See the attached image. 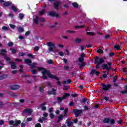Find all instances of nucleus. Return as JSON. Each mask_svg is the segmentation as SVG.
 Masks as SVG:
<instances>
[{"label": "nucleus", "mask_w": 127, "mask_h": 127, "mask_svg": "<svg viewBox=\"0 0 127 127\" xmlns=\"http://www.w3.org/2000/svg\"><path fill=\"white\" fill-rule=\"evenodd\" d=\"M38 70L42 72V74L43 75V77L42 78L43 79H47L48 76L49 77V78H51V79H55V80H57V81L59 80V78H58V77H57L56 76L51 74L49 71L46 70V69L42 67H38Z\"/></svg>", "instance_id": "1"}, {"label": "nucleus", "mask_w": 127, "mask_h": 127, "mask_svg": "<svg viewBox=\"0 0 127 127\" xmlns=\"http://www.w3.org/2000/svg\"><path fill=\"white\" fill-rule=\"evenodd\" d=\"M4 59L6 61H7L8 63L9 64H11V67L12 69H16V66L15 65V63L14 62L11 61H10V58L8 57V56H5L4 57Z\"/></svg>", "instance_id": "2"}, {"label": "nucleus", "mask_w": 127, "mask_h": 127, "mask_svg": "<svg viewBox=\"0 0 127 127\" xmlns=\"http://www.w3.org/2000/svg\"><path fill=\"white\" fill-rule=\"evenodd\" d=\"M47 45L49 47V52H53V51H54V48H55V44L51 42H48L47 43Z\"/></svg>", "instance_id": "3"}, {"label": "nucleus", "mask_w": 127, "mask_h": 127, "mask_svg": "<svg viewBox=\"0 0 127 127\" xmlns=\"http://www.w3.org/2000/svg\"><path fill=\"white\" fill-rule=\"evenodd\" d=\"M95 62L98 64L97 65H96V68H99L100 64H102V63L104 62V58H99V57H96L95 58Z\"/></svg>", "instance_id": "4"}, {"label": "nucleus", "mask_w": 127, "mask_h": 127, "mask_svg": "<svg viewBox=\"0 0 127 127\" xmlns=\"http://www.w3.org/2000/svg\"><path fill=\"white\" fill-rule=\"evenodd\" d=\"M84 57H85V54L84 53H82L81 56L79 58L78 61L79 62H81V64H79V65L83 67L84 66H85V64L84 62Z\"/></svg>", "instance_id": "5"}, {"label": "nucleus", "mask_w": 127, "mask_h": 127, "mask_svg": "<svg viewBox=\"0 0 127 127\" xmlns=\"http://www.w3.org/2000/svg\"><path fill=\"white\" fill-rule=\"evenodd\" d=\"M21 123L20 120H16L15 121L11 120L9 122V125H13L14 127H17Z\"/></svg>", "instance_id": "6"}, {"label": "nucleus", "mask_w": 127, "mask_h": 127, "mask_svg": "<svg viewBox=\"0 0 127 127\" xmlns=\"http://www.w3.org/2000/svg\"><path fill=\"white\" fill-rule=\"evenodd\" d=\"M112 62H109L107 63V64H104L103 65V69H107V71H110L111 70V66H112Z\"/></svg>", "instance_id": "7"}, {"label": "nucleus", "mask_w": 127, "mask_h": 127, "mask_svg": "<svg viewBox=\"0 0 127 127\" xmlns=\"http://www.w3.org/2000/svg\"><path fill=\"white\" fill-rule=\"evenodd\" d=\"M70 94L69 93H65L63 97H58L57 100L58 102H61L62 100H65L67 97H69Z\"/></svg>", "instance_id": "8"}, {"label": "nucleus", "mask_w": 127, "mask_h": 127, "mask_svg": "<svg viewBox=\"0 0 127 127\" xmlns=\"http://www.w3.org/2000/svg\"><path fill=\"white\" fill-rule=\"evenodd\" d=\"M103 122L104 123H110L111 125L115 124V120L114 119H109L108 118H105Z\"/></svg>", "instance_id": "9"}, {"label": "nucleus", "mask_w": 127, "mask_h": 127, "mask_svg": "<svg viewBox=\"0 0 127 127\" xmlns=\"http://www.w3.org/2000/svg\"><path fill=\"white\" fill-rule=\"evenodd\" d=\"M103 90L104 91H108L111 87L110 85L102 84Z\"/></svg>", "instance_id": "10"}, {"label": "nucleus", "mask_w": 127, "mask_h": 127, "mask_svg": "<svg viewBox=\"0 0 127 127\" xmlns=\"http://www.w3.org/2000/svg\"><path fill=\"white\" fill-rule=\"evenodd\" d=\"M20 86L18 85H12L10 86V89L11 90H17V89H19Z\"/></svg>", "instance_id": "11"}, {"label": "nucleus", "mask_w": 127, "mask_h": 127, "mask_svg": "<svg viewBox=\"0 0 127 127\" xmlns=\"http://www.w3.org/2000/svg\"><path fill=\"white\" fill-rule=\"evenodd\" d=\"M0 2H3L4 6H9L11 4V3L10 2H4L3 0H0Z\"/></svg>", "instance_id": "12"}, {"label": "nucleus", "mask_w": 127, "mask_h": 127, "mask_svg": "<svg viewBox=\"0 0 127 127\" xmlns=\"http://www.w3.org/2000/svg\"><path fill=\"white\" fill-rule=\"evenodd\" d=\"M66 124H67V127H71L73 125V121H71L70 119L66 120Z\"/></svg>", "instance_id": "13"}, {"label": "nucleus", "mask_w": 127, "mask_h": 127, "mask_svg": "<svg viewBox=\"0 0 127 127\" xmlns=\"http://www.w3.org/2000/svg\"><path fill=\"white\" fill-rule=\"evenodd\" d=\"M74 112L75 113V116L78 117L80 114H82V110H74Z\"/></svg>", "instance_id": "14"}, {"label": "nucleus", "mask_w": 127, "mask_h": 127, "mask_svg": "<svg viewBox=\"0 0 127 127\" xmlns=\"http://www.w3.org/2000/svg\"><path fill=\"white\" fill-rule=\"evenodd\" d=\"M46 105V103L44 102L40 105L42 111H45L46 110V107L44 106Z\"/></svg>", "instance_id": "15"}, {"label": "nucleus", "mask_w": 127, "mask_h": 127, "mask_svg": "<svg viewBox=\"0 0 127 127\" xmlns=\"http://www.w3.org/2000/svg\"><path fill=\"white\" fill-rule=\"evenodd\" d=\"M33 111L32 109L30 108H27L25 110V113H27V114H30L32 113Z\"/></svg>", "instance_id": "16"}, {"label": "nucleus", "mask_w": 127, "mask_h": 127, "mask_svg": "<svg viewBox=\"0 0 127 127\" xmlns=\"http://www.w3.org/2000/svg\"><path fill=\"white\" fill-rule=\"evenodd\" d=\"M37 64L36 63H33L31 64H29V66H30L31 69H34Z\"/></svg>", "instance_id": "17"}, {"label": "nucleus", "mask_w": 127, "mask_h": 127, "mask_svg": "<svg viewBox=\"0 0 127 127\" xmlns=\"http://www.w3.org/2000/svg\"><path fill=\"white\" fill-rule=\"evenodd\" d=\"M50 15H51V16H53L55 17H58V14L54 13V12H50Z\"/></svg>", "instance_id": "18"}, {"label": "nucleus", "mask_w": 127, "mask_h": 127, "mask_svg": "<svg viewBox=\"0 0 127 127\" xmlns=\"http://www.w3.org/2000/svg\"><path fill=\"white\" fill-rule=\"evenodd\" d=\"M46 120H47V117H45L44 116L42 118H40L38 120V122H39L40 123H42V122H43V121H46Z\"/></svg>", "instance_id": "19"}, {"label": "nucleus", "mask_w": 127, "mask_h": 127, "mask_svg": "<svg viewBox=\"0 0 127 127\" xmlns=\"http://www.w3.org/2000/svg\"><path fill=\"white\" fill-rule=\"evenodd\" d=\"M92 74H95L96 76H99L100 75V72L96 70H93L91 71Z\"/></svg>", "instance_id": "20"}, {"label": "nucleus", "mask_w": 127, "mask_h": 127, "mask_svg": "<svg viewBox=\"0 0 127 127\" xmlns=\"http://www.w3.org/2000/svg\"><path fill=\"white\" fill-rule=\"evenodd\" d=\"M82 39L80 38H76L74 41L76 43H80V42H82Z\"/></svg>", "instance_id": "21"}, {"label": "nucleus", "mask_w": 127, "mask_h": 127, "mask_svg": "<svg viewBox=\"0 0 127 127\" xmlns=\"http://www.w3.org/2000/svg\"><path fill=\"white\" fill-rule=\"evenodd\" d=\"M59 4H60L59 2H56L54 4V8H55V9H58V5H59Z\"/></svg>", "instance_id": "22"}, {"label": "nucleus", "mask_w": 127, "mask_h": 127, "mask_svg": "<svg viewBox=\"0 0 127 127\" xmlns=\"http://www.w3.org/2000/svg\"><path fill=\"white\" fill-rule=\"evenodd\" d=\"M24 62L27 63V64H30L31 63V60L29 59H26L24 60Z\"/></svg>", "instance_id": "23"}, {"label": "nucleus", "mask_w": 127, "mask_h": 127, "mask_svg": "<svg viewBox=\"0 0 127 127\" xmlns=\"http://www.w3.org/2000/svg\"><path fill=\"white\" fill-rule=\"evenodd\" d=\"M6 78H7V75L6 74H3V75L0 76V80H4V79Z\"/></svg>", "instance_id": "24"}, {"label": "nucleus", "mask_w": 127, "mask_h": 127, "mask_svg": "<svg viewBox=\"0 0 127 127\" xmlns=\"http://www.w3.org/2000/svg\"><path fill=\"white\" fill-rule=\"evenodd\" d=\"M71 80H68L67 81H64L63 82V84H64V85H67V84H70V83H71Z\"/></svg>", "instance_id": "25"}, {"label": "nucleus", "mask_w": 127, "mask_h": 127, "mask_svg": "<svg viewBox=\"0 0 127 127\" xmlns=\"http://www.w3.org/2000/svg\"><path fill=\"white\" fill-rule=\"evenodd\" d=\"M50 95H55V89H52V91L49 92Z\"/></svg>", "instance_id": "26"}, {"label": "nucleus", "mask_w": 127, "mask_h": 127, "mask_svg": "<svg viewBox=\"0 0 127 127\" xmlns=\"http://www.w3.org/2000/svg\"><path fill=\"white\" fill-rule=\"evenodd\" d=\"M58 54L60 56H62V57L64 56V55H65L64 53L61 51H59Z\"/></svg>", "instance_id": "27"}, {"label": "nucleus", "mask_w": 127, "mask_h": 127, "mask_svg": "<svg viewBox=\"0 0 127 127\" xmlns=\"http://www.w3.org/2000/svg\"><path fill=\"white\" fill-rule=\"evenodd\" d=\"M39 21V20L38 19V17H37V16H36L35 17V18L34 20V23L37 25L38 24V21Z\"/></svg>", "instance_id": "28"}, {"label": "nucleus", "mask_w": 127, "mask_h": 127, "mask_svg": "<svg viewBox=\"0 0 127 127\" xmlns=\"http://www.w3.org/2000/svg\"><path fill=\"white\" fill-rule=\"evenodd\" d=\"M114 48L116 49V50H119V49L121 48V46L118 45H115L114 46Z\"/></svg>", "instance_id": "29"}, {"label": "nucleus", "mask_w": 127, "mask_h": 127, "mask_svg": "<svg viewBox=\"0 0 127 127\" xmlns=\"http://www.w3.org/2000/svg\"><path fill=\"white\" fill-rule=\"evenodd\" d=\"M18 30L19 32H23V31H24L23 28H22L21 27H19V28H18Z\"/></svg>", "instance_id": "30"}, {"label": "nucleus", "mask_w": 127, "mask_h": 127, "mask_svg": "<svg viewBox=\"0 0 127 127\" xmlns=\"http://www.w3.org/2000/svg\"><path fill=\"white\" fill-rule=\"evenodd\" d=\"M0 54H2V55H4L5 53H6V51L5 50H1Z\"/></svg>", "instance_id": "31"}, {"label": "nucleus", "mask_w": 127, "mask_h": 127, "mask_svg": "<svg viewBox=\"0 0 127 127\" xmlns=\"http://www.w3.org/2000/svg\"><path fill=\"white\" fill-rule=\"evenodd\" d=\"M12 10H13V11H15L16 12L17 11V9L16 8V7L14 6H12Z\"/></svg>", "instance_id": "32"}, {"label": "nucleus", "mask_w": 127, "mask_h": 127, "mask_svg": "<svg viewBox=\"0 0 127 127\" xmlns=\"http://www.w3.org/2000/svg\"><path fill=\"white\" fill-rule=\"evenodd\" d=\"M72 5L74 7H78V6H79V5L78 4V3L76 2L72 3Z\"/></svg>", "instance_id": "33"}, {"label": "nucleus", "mask_w": 127, "mask_h": 127, "mask_svg": "<svg viewBox=\"0 0 127 127\" xmlns=\"http://www.w3.org/2000/svg\"><path fill=\"white\" fill-rule=\"evenodd\" d=\"M88 35H95V33L93 32H89L87 33Z\"/></svg>", "instance_id": "34"}, {"label": "nucleus", "mask_w": 127, "mask_h": 127, "mask_svg": "<svg viewBox=\"0 0 127 127\" xmlns=\"http://www.w3.org/2000/svg\"><path fill=\"white\" fill-rule=\"evenodd\" d=\"M55 117V115L53 113H50V118L51 119H53Z\"/></svg>", "instance_id": "35"}, {"label": "nucleus", "mask_w": 127, "mask_h": 127, "mask_svg": "<svg viewBox=\"0 0 127 127\" xmlns=\"http://www.w3.org/2000/svg\"><path fill=\"white\" fill-rule=\"evenodd\" d=\"M24 17V15L23 14H19V17L20 18V19H22V18H23V17Z\"/></svg>", "instance_id": "36"}, {"label": "nucleus", "mask_w": 127, "mask_h": 127, "mask_svg": "<svg viewBox=\"0 0 127 127\" xmlns=\"http://www.w3.org/2000/svg\"><path fill=\"white\" fill-rule=\"evenodd\" d=\"M26 54H25V53H22V52H20L18 54V55L19 56H24V55H26Z\"/></svg>", "instance_id": "37"}, {"label": "nucleus", "mask_w": 127, "mask_h": 127, "mask_svg": "<svg viewBox=\"0 0 127 127\" xmlns=\"http://www.w3.org/2000/svg\"><path fill=\"white\" fill-rule=\"evenodd\" d=\"M58 24V22H55L54 25H52L50 26V27H52V28L55 27V26H56Z\"/></svg>", "instance_id": "38"}, {"label": "nucleus", "mask_w": 127, "mask_h": 127, "mask_svg": "<svg viewBox=\"0 0 127 127\" xmlns=\"http://www.w3.org/2000/svg\"><path fill=\"white\" fill-rule=\"evenodd\" d=\"M47 63L49 64H53V61L52 60H49L47 61Z\"/></svg>", "instance_id": "39"}, {"label": "nucleus", "mask_w": 127, "mask_h": 127, "mask_svg": "<svg viewBox=\"0 0 127 127\" xmlns=\"http://www.w3.org/2000/svg\"><path fill=\"white\" fill-rule=\"evenodd\" d=\"M67 32H68V33H71V34L76 33V31H73V30H68L67 31Z\"/></svg>", "instance_id": "40"}, {"label": "nucleus", "mask_w": 127, "mask_h": 127, "mask_svg": "<svg viewBox=\"0 0 127 127\" xmlns=\"http://www.w3.org/2000/svg\"><path fill=\"white\" fill-rule=\"evenodd\" d=\"M85 27V25H82V26H76L75 27V28H83Z\"/></svg>", "instance_id": "41"}, {"label": "nucleus", "mask_w": 127, "mask_h": 127, "mask_svg": "<svg viewBox=\"0 0 127 127\" xmlns=\"http://www.w3.org/2000/svg\"><path fill=\"white\" fill-rule=\"evenodd\" d=\"M63 118H64V116L62 115H60L59 117H58V119L59 120H62L63 119Z\"/></svg>", "instance_id": "42"}, {"label": "nucleus", "mask_w": 127, "mask_h": 127, "mask_svg": "<svg viewBox=\"0 0 127 127\" xmlns=\"http://www.w3.org/2000/svg\"><path fill=\"white\" fill-rule=\"evenodd\" d=\"M97 52L98 53H103V52H104V51H103V50L101 49H99L98 50H97Z\"/></svg>", "instance_id": "43"}, {"label": "nucleus", "mask_w": 127, "mask_h": 127, "mask_svg": "<svg viewBox=\"0 0 127 127\" xmlns=\"http://www.w3.org/2000/svg\"><path fill=\"white\" fill-rule=\"evenodd\" d=\"M32 74H33V75H34L35 74H36V73H37V70H33L31 71Z\"/></svg>", "instance_id": "44"}, {"label": "nucleus", "mask_w": 127, "mask_h": 127, "mask_svg": "<svg viewBox=\"0 0 127 127\" xmlns=\"http://www.w3.org/2000/svg\"><path fill=\"white\" fill-rule=\"evenodd\" d=\"M2 29H3V30H8V28L7 27L3 26L2 27Z\"/></svg>", "instance_id": "45"}, {"label": "nucleus", "mask_w": 127, "mask_h": 127, "mask_svg": "<svg viewBox=\"0 0 127 127\" xmlns=\"http://www.w3.org/2000/svg\"><path fill=\"white\" fill-rule=\"evenodd\" d=\"M10 27L11 28H12V29H14L15 28V25H12V24H9Z\"/></svg>", "instance_id": "46"}, {"label": "nucleus", "mask_w": 127, "mask_h": 127, "mask_svg": "<svg viewBox=\"0 0 127 127\" xmlns=\"http://www.w3.org/2000/svg\"><path fill=\"white\" fill-rule=\"evenodd\" d=\"M34 50L35 51H38V50H39V47H38V46L35 47Z\"/></svg>", "instance_id": "47"}, {"label": "nucleus", "mask_w": 127, "mask_h": 127, "mask_svg": "<svg viewBox=\"0 0 127 127\" xmlns=\"http://www.w3.org/2000/svg\"><path fill=\"white\" fill-rule=\"evenodd\" d=\"M15 61H17V62H21V61H22V60H21V59H15Z\"/></svg>", "instance_id": "48"}, {"label": "nucleus", "mask_w": 127, "mask_h": 127, "mask_svg": "<svg viewBox=\"0 0 127 127\" xmlns=\"http://www.w3.org/2000/svg\"><path fill=\"white\" fill-rule=\"evenodd\" d=\"M58 47H59L60 48H63V47H64V46H63V45H61V44H58L57 45Z\"/></svg>", "instance_id": "49"}, {"label": "nucleus", "mask_w": 127, "mask_h": 127, "mask_svg": "<svg viewBox=\"0 0 127 127\" xmlns=\"http://www.w3.org/2000/svg\"><path fill=\"white\" fill-rule=\"evenodd\" d=\"M64 54H65V55H69V51L66 50L64 52Z\"/></svg>", "instance_id": "50"}, {"label": "nucleus", "mask_w": 127, "mask_h": 127, "mask_svg": "<svg viewBox=\"0 0 127 127\" xmlns=\"http://www.w3.org/2000/svg\"><path fill=\"white\" fill-rule=\"evenodd\" d=\"M84 49H86V47L85 46H81V50L83 51Z\"/></svg>", "instance_id": "51"}, {"label": "nucleus", "mask_w": 127, "mask_h": 127, "mask_svg": "<svg viewBox=\"0 0 127 127\" xmlns=\"http://www.w3.org/2000/svg\"><path fill=\"white\" fill-rule=\"evenodd\" d=\"M11 50L12 53H15L16 52V50H15L13 48H11Z\"/></svg>", "instance_id": "52"}, {"label": "nucleus", "mask_w": 127, "mask_h": 127, "mask_svg": "<svg viewBox=\"0 0 127 127\" xmlns=\"http://www.w3.org/2000/svg\"><path fill=\"white\" fill-rule=\"evenodd\" d=\"M48 116V114L46 112H44L43 113V117L47 118Z\"/></svg>", "instance_id": "53"}, {"label": "nucleus", "mask_w": 127, "mask_h": 127, "mask_svg": "<svg viewBox=\"0 0 127 127\" xmlns=\"http://www.w3.org/2000/svg\"><path fill=\"white\" fill-rule=\"evenodd\" d=\"M43 89H44V88L42 87L39 88V91H40V92H41V93L43 92Z\"/></svg>", "instance_id": "54"}, {"label": "nucleus", "mask_w": 127, "mask_h": 127, "mask_svg": "<svg viewBox=\"0 0 127 127\" xmlns=\"http://www.w3.org/2000/svg\"><path fill=\"white\" fill-rule=\"evenodd\" d=\"M35 127H41V125L39 123L36 124L35 125Z\"/></svg>", "instance_id": "55"}, {"label": "nucleus", "mask_w": 127, "mask_h": 127, "mask_svg": "<svg viewBox=\"0 0 127 127\" xmlns=\"http://www.w3.org/2000/svg\"><path fill=\"white\" fill-rule=\"evenodd\" d=\"M127 67L122 68V70H123V72H124V73H126L127 72Z\"/></svg>", "instance_id": "56"}, {"label": "nucleus", "mask_w": 127, "mask_h": 127, "mask_svg": "<svg viewBox=\"0 0 127 127\" xmlns=\"http://www.w3.org/2000/svg\"><path fill=\"white\" fill-rule=\"evenodd\" d=\"M67 112H68V108H66L64 110V115L66 116L67 114Z\"/></svg>", "instance_id": "57"}, {"label": "nucleus", "mask_w": 127, "mask_h": 127, "mask_svg": "<svg viewBox=\"0 0 127 127\" xmlns=\"http://www.w3.org/2000/svg\"><path fill=\"white\" fill-rule=\"evenodd\" d=\"M44 13V10H42L39 12L40 15H42Z\"/></svg>", "instance_id": "58"}, {"label": "nucleus", "mask_w": 127, "mask_h": 127, "mask_svg": "<svg viewBox=\"0 0 127 127\" xmlns=\"http://www.w3.org/2000/svg\"><path fill=\"white\" fill-rule=\"evenodd\" d=\"M8 46H12V45H13V43L10 42L8 44Z\"/></svg>", "instance_id": "59"}, {"label": "nucleus", "mask_w": 127, "mask_h": 127, "mask_svg": "<svg viewBox=\"0 0 127 127\" xmlns=\"http://www.w3.org/2000/svg\"><path fill=\"white\" fill-rule=\"evenodd\" d=\"M64 90H66V91L69 90V87L68 86H64Z\"/></svg>", "instance_id": "60"}, {"label": "nucleus", "mask_w": 127, "mask_h": 127, "mask_svg": "<svg viewBox=\"0 0 127 127\" xmlns=\"http://www.w3.org/2000/svg\"><path fill=\"white\" fill-rule=\"evenodd\" d=\"M21 127H25V123H22L21 124Z\"/></svg>", "instance_id": "61"}, {"label": "nucleus", "mask_w": 127, "mask_h": 127, "mask_svg": "<svg viewBox=\"0 0 127 127\" xmlns=\"http://www.w3.org/2000/svg\"><path fill=\"white\" fill-rule=\"evenodd\" d=\"M27 56L29 57H31V58H33V55H32V54H28Z\"/></svg>", "instance_id": "62"}, {"label": "nucleus", "mask_w": 127, "mask_h": 127, "mask_svg": "<svg viewBox=\"0 0 127 127\" xmlns=\"http://www.w3.org/2000/svg\"><path fill=\"white\" fill-rule=\"evenodd\" d=\"M52 111H53V108H50L49 110V113H51V112H52Z\"/></svg>", "instance_id": "63"}, {"label": "nucleus", "mask_w": 127, "mask_h": 127, "mask_svg": "<svg viewBox=\"0 0 127 127\" xmlns=\"http://www.w3.org/2000/svg\"><path fill=\"white\" fill-rule=\"evenodd\" d=\"M115 55V53H109V56H113V55Z\"/></svg>", "instance_id": "64"}]
</instances>
